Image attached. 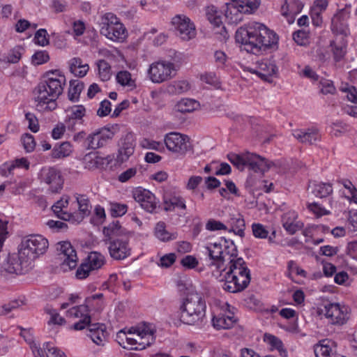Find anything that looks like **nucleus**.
<instances>
[{
	"instance_id": "nucleus-28",
	"label": "nucleus",
	"mask_w": 357,
	"mask_h": 357,
	"mask_svg": "<svg viewBox=\"0 0 357 357\" xmlns=\"http://www.w3.org/2000/svg\"><path fill=\"white\" fill-rule=\"evenodd\" d=\"M346 10L344 9L340 10L335 14L331 20V30L339 34L347 36L349 32L347 25L344 22L347 17Z\"/></svg>"
},
{
	"instance_id": "nucleus-26",
	"label": "nucleus",
	"mask_w": 357,
	"mask_h": 357,
	"mask_svg": "<svg viewBox=\"0 0 357 357\" xmlns=\"http://www.w3.org/2000/svg\"><path fill=\"white\" fill-rule=\"evenodd\" d=\"M293 136L301 143L313 144L320 139V134L317 129L308 128L305 130H295Z\"/></svg>"
},
{
	"instance_id": "nucleus-36",
	"label": "nucleus",
	"mask_w": 357,
	"mask_h": 357,
	"mask_svg": "<svg viewBox=\"0 0 357 357\" xmlns=\"http://www.w3.org/2000/svg\"><path fill=\"white\" fill-rule=\"evenodd\" d=\"M72 153V146L68 142H63L56 144L52 151V157L61 158L68 156Z\"/></svg>"
},
{
	"instance_id": "nucleus-58",
	"label": "nucleus",
	"mask_w": 357,
	"mask_h": 357,
	"mask_svg": "<svg viewBox=\"0 0 357 357\" xmlns=\"http://www.w3.org/2000/svg\"><path fill=\"white\" fill-rule=\"evenodd\" d=\"M47 32L45 29L38 30L35 34L34 40L36 43L41 46H45L49 44V39L47 37Z\"/></svg>"
},
{
	"instance_id": "nucleus-52",
	"label": "nucleus",
	"mask_w": 357,
	"mask_h": 357,
	"mask_svg": "<svg viewBox=\"0 0 357 357\" xmlns=\"http://www.w3.org/2000/svg\"><path fill=\"white\" fill-rule=\"evenodd\" d=\"M89 275V255L85 258V261L82 263L76 271V277L78 279H84Z\"/></svg>"
},
{
	"instance_id": "nucleus-6",
	"label": "nucleus",
	"mask_w": 357,
	"mask_h": 357,
	"mask_svg": "<svg viewBox=\"0 0 357 357\" xmlns=\"http://www.w3.org/2000/svg\"><path fill=\"white\" fill-rule=\"evenodd\" d=\"M260 5V0H231L225 3V15L231 24L243 20V14L255 12Z\"/></svg>"
},
{
	"instance_id": "nucleus-43",
	"label": "nucleus",
	"mask_w": 357,
	"mask_h": 357,
	"mask_svg": "<svg viewBox=\"0 0 357 357\" xmlns=\"http://www.w3.org/2000/svg\"><path fill=\"white\" fill-rule=\"evenodd\" d=\"M230 223L231 226V230L239 236L243 237L245 235V224L243 217L240 215L237 217H233L230 220Z\"/></svg>"
},
{
	"instance_id": "nucleus-22",
	"label": "nucleus",
	"mask_w": 357,
	"mask_h": 357,
	"mask_svg": "<svg viewBox=\"0 0 357 357\" xmlns=\"http://www.w3.org/2000/svg\"><path fill=\"white\" fill-rule=\"evenodd\" d=\"M91 340L98 347H103L107 342L109 333L103 324L91 322Z\"/></svg>"
},
{
	"instance_id": "nucleus-2",
	"label": "nucleus",
	"mask_w": 357,
	"mask_h": 357,
	"mask_svg": "<svg viewBox=\"0 0 357 357\" xmlns=\"http://www.w3.org/2000/svg\"><path fill=\"white\" fill-rule=\"evenodd\" d=\"M235 40L246 52L259 54L262 51L277 49L279 38L264 24L252 22L236 30Z\"/></svg>"
},
{
	"instance_id": "nucleus-1",
	"label": "nucleus",
	"mask_w": 357,
	"mask_h": 357,
	"mask_svg": "<svg viewBox=\"0 0 357 357\" xmlns=\"http://www.w3.org/2000/svg\"><path fill=\"white\" fill-rule=\"evenodd\" d=\"M48 241L41 235L31 234L22 238L18 252L9 255L4 269L9 273L24 274L31 268L32 261L48 248Z\"/></svg>"
},
{
	"instance_id": "nucleus-46",
	"label": "nucleus",
	"mask_w": 357,
	"mask_h": 357,
	"mask_svg": "<svg viewBox=\"0 0 357 357\" xmlns=\"http://www.w3.org/2000/svg\"><path fill=\"white\" fill-rule=\"evenodd\" d=\"M264 340L272 347V349H277L280 355L287 356V351L284 349L283 343L279 338L272 335L266 334Z\"/></svg>"
},
{
	"instance_id": "nucleus-4",
	"label": "nucleus",
	"mask_w": 357,
	"mask_h": 357,
	"mask_svg": "<svg viewBox=\"0 0 357 357\" xmlns=\"http://www.w3.org/2000/svg\"><path fill=\"white\" fill-rule=\"evenodd\" d=\"M220 272L219 275L213 272V275L223 282L222 289L230 293L243 291L251 280L250 271L242 257L231 259Z\"/></svg>"
},
{
	"instance_id": "nucleus-30",
	"label": "nucleus",
	"mask_w": 357,
	"mask_h": 357,
	"mask_svg": "<svg viewBox=\"0 0 357 357\" xmlns=\"http://www.w3.org/2000/svg\"><path fill=\"white\" fill-rule=\"evenodd\" d=\"M282 221L283 227L289 234H295L303 227V224L301 222L296 221L294 213H285L282 216Z\"/></svg>"
},
{
	"instance_id": "nucleus-57",
	"label": "nucleus",
	"mask_w": 357,
	"mask_h": 357,
	"mask_svg": "<svg viewBox=\"0 0 357 357\" xmlns=\"http://www.w3.org/2000/svg\"><path fill=\"white\" fill-rule=\"evenodd\" d=\"M206 229L208 231L227 230L225 225L219 220L209 219L206 224Z\"/></svg>"
},
{
	"instance_id": "nucleus-49",
	"label": "nucleus",
	"mask_w": 357,
	"mask_h": 357,
	"mask_svg": "<svg viewBox=\"0 0 357 357\" xmlns=\"http://www.w3.org/2000/svg\"><path fill=\"white\" fill-rule=\"evenodd\" d=\"M128 206L125 204L111 203L110 214L112 217H121L126 213Z\"/></svg>"
},
{
	"instance_id": "nucleus-44",
	"label": "nucleus",
	"mask_w": 357,
	"mask_h": 357,
	"mask_svg": "<svg viewBox=\"0 0 357 357\" xmlns=\"http://www.w3.org/2000/svg\"><path fill=\"white\" fill-rule=\"evenodd\" d=\"M189 89V83L185 80L175 81L167 86V91L172 94H181Z\"/></svg>"
},
{
	"instance_id": "nucleus-18",
	"label": "nucleus",
	"mask_w": 357,
	"mask_h": 357,
	"mask_svg": "<svg viewBox=\"0 0 357 357\" xmlns=\"http://www.w3.org/2000/svg\"><path fill=\"white\" fill-rule=\"evenodd\" d=\"M205 254L212 261L211 265L216 266L220 271L224 267L223 245L221 239L219 242L209 243L205 247Z\"/></svg>"
},
{
	"instance_id": "nucleus-29",
	"label": "nucleus",
	"mask_w": 357,
	"mask_h": 357,
	"mask_svg": "<svg viewBox=\"0 0 357 357\" xmlns=\"http://www.w3.org/2000/svg\"><path fill=\"white\" fill-rule=\"evenodd\" d=\"M308 190L315 197L319 198L326 197L333 192V186L330 183L310 182Z\"/></svg>"
},
{
	"instance_id": "nucleus-62",
	"label": "nucleus",
	"mask_w": 357,
	"mask_h": 357,
	"mask_svg": "<svg viewBox=\"0 0 357 357\" xmlns=\"http://www.w3.org/2000/svg\"><path fill=\"white\" fill-rule=\"evenodd\" d=\"M137 172L136 167H131L121 173L118 176V180L121 183H125L134 177Z\"/></svg>"
},
{
	"instance_id": "nucleus-59",
	"label": "nucleus",
	"mask_w": 357,
	"mask_h": 357,
	"mask_svg": "<svg viewBox=\"0 0 357 357\" xmlns=\"http://www.w3.org/2000/svg\"><path fill=\"white\" fill-rule=\"evenodd\" d=\"M331 46L333 47V53L334 59L336 61H340L346 53V47L344 45H336L334 43H331Z\"/></svg>"
},
{
	"instance_id": "nucleus-33",
	"label": "nucleus",
	"mask_w": 357,
	"mask_h": 357,
	"mask_svg": "<svg viewBox=\"0 0 357 357\" xmlns=\"http://www.w3.org/2000/svg\"><path fill=\"white\" fill-rule=\"evenodd\" d=\"M252 231L253 236L257 238L268 239L269 243H273L275 237V231H273L271 235L268 236L269 231L266 227L260 223H253L252 225Z\"/></svg>"
},
{
	"instance_id": "nucleus-42",
	"label": "nucleus",
	"mask_w": 357,
	"mask_h": 357,
	"mask_svg": "<svg viewBox=\"0 0 357 357\" xmlns=\"http://www.w3.org/2000/svg\"><path fill=\"white\" fill-rule=\"evenodd\" d=\"M84 89V84L78 80H71L68 89V96L70 100L73 102L77 101L80 93Z\"/></svg>"
},
{
	"instance_id": "nucleus-19",
	"label": "nucleus",
	"mask_w": 357,
	"mask_h": 357,
	"mask_svg": "<svg viewBox=\"0 0 357 357\" xmlns=\"http://www.w3.org/2000/svg\"><path fill=\"white\" fill-rule=\"evenodd\" d=\"M108 250L110 257L115 260H123L127 258L131 252L128 241L119 239L110 241Z\"/></svg>"
},
{
	"instance_id": "nucleus-63",
	"label": "nucleus",
	"mask_w": 357,
	"mask_h": 357,
	"mask_svg": "<svg viewBox=\"0 0 357 357\" xmlns=\"http://www.w3.org/2000/svg\"><path fill=\"white\" fill-rule=\"evenodd\" d=\"M26 119L29 121V128L33 132H36L39 130L38 121L36 116L30 112L25 115Z\"/></svg>"
},
{
	"instance_id": "nucleus-25",
	"label": "nucleus",
	"mask_w": 357,
	"mask_h": 357,
	"mask_svg": "<svg viewBox=\"0 0 357 357\" xmlns=\"http://www.w3.org/2000/svg\"><path fill=\"white\" fill-rule=\"evenodd\" d=\"M77 205L78 211L73 213V222L79 223L88 215L89 197L87 195H82L76 193L75 195Z\"/></svg>"
},
{
	"instance_id": "nucleus-37",
	"label": "nucleus",
	"mask_w": 357,
	"mask_h": 357,
	"mask_svg": "<svg viewBox=\"0 0 357 357\" xmlns=\"http://www.w3.org/2000/svg\"><path fill=\"white\" fill-rule=\"evenodd\" d=\"M199 104L197 101L190 98H183L176 105V109L181 113H189L195 110Z\"/></svg>"
},
{
	"instance_id": "nucleus-9",
	"label": "nucleus",
	"mask_w": 357,
	"mask_h": 357,
	"mask_svg": "<svg viewBox=\"0 0 357 357\" xmlns=\"http://www.w3.org/2000/svg\"><path fill=\"white\" fill-rule=\"evenodd\" d=\"M164 142L169 151L181 155H185L192 149L189 137L176 132L166 134Z\"/></svg>"
},
{
	"instance_id": "nucleus-24",
	"label": "nucleus",
	"mask_w": 357,
	"mask_h": 357,
	"mask_svg": "<svg viewBox=\"0 0 357 357\" xmlns=\"http://www.w3.org/2000/svg\"><path fill=\"white\" fill-rule=\"evenodd\" d=\"M114 136V133L107 128H102L91 135V149H96L106 145Z\"/></svg>"
},
{
	"instance_id": "nucleus-39",
	"label": "nucleus",
	"mask_w": 357,
	"mask_h": 357,
	"mask_svg": "<svg viewBox=\"0 0 357 357\" xmlns=\"http://www.w3.org/2000/svg\"><path fill=\"white\" fill-rule=\"evenodd\" d=\"M164 204V208L167 211H173L175 208L183 210L186 208L185 200L181 197L174 196L169 199H165Z\"/></svg>"
},
{
	"instance_id": "nucleus-60",
	"label": "nucleus",
	"mask_w": 357,
	"mask_h": 357,
	"mask_svg": "<svg viewBox=\"0 0 357 357\" xmlns=\"http://www.w3.org/2000/svg\"><path fill=\"white\" fill-rule=\"evenodd\" d=\"M29 160L26 158H17L13 161L12 164L8 167V171L9 172H11V171L15 167L29 169Z\"/></svg>"
},
{
	"instance_id": "nucleus-7",
	"label": "nucleus",
	"mask_w": 357,
	"mask_h": 357,
	"mask_svg": "<svg viewBox=\"0 0 357 357\" xmlns=\"http://www.w3.org/2000/svg\"><path fill=\"white\" fill-rule=\"evenodd\" d=\"M100 33L114 42H123L128 36V31L119 19L112 13H106L102 17Z\"/></svg>"
},
{
	"instance_id": "nucleus-8",
	"label": "nucleus",
	"mask_w": 357,
	"mask_h": 357,
	"mask_svg": "<svg viewBox=\"0 0 357 357\" xmlns=\"http://www.w3.org/2000/svg\"><path fill=\"white\" fill-rule=\"evenodd\" d=\"M176 71L175 63L165 60H160L149 66L147 73L153 83L160 84L174 77Z\"/></svg>"
},
{
	"instance_id": "nucleus-64",
	"label": "nucleus",
	"mask_w": 357,
	"mask_h": 357,
	"mask_svg": "<svg viewBox=\"0 0 357 357\" xmlns=\"http://www.w3.org/2000/svg\"><path fill=\"white\" fill-rule=\"evenodd\" d=\"M22 48L17 47L12 50L7 56V61L9 63H17L21 59Z\"/></svg>"
},
{
	"instance_id": "nucleus-23",
	"label": "nucleus",
	"mask_w": 357,
	"mask_h": 357,
	"mask_svg": "<svg viewBox=\"0 0 357 357\" xmlns=\"http://www.w3.org/2000/svg\"><path fill=\"white\" fill-rule=\"evenodd\" d=\"M273 165L272 162L254 153H248L247 158V167L255 172L264 173Z\"/></svg>"
},
{
	"instance_id": "nucleus-17",
	"label": "nucleus",
	"mask_w": 357,
	"mask_h": 357,
	"mask_svg": "<svg viewBox=\"0 0 357 357\" xmlns=\"http://www.w3.org/2000/svg\"><path fill=\"white\" fill-rule=\"evenodd\" d=\"M129 335H137V345L135 347H130L131 350H142L146 347L150 346L153 340V333L150 330L139 328H131L128 331ZM123 348L128 349V347L123 346Z\"/></svg>"
},
{
	"instance_id": "nucleus-40",
	"label": "nucleus",
	"mask_w": 357,
	"mask_h": 357,
	"mask_svg": "<svg viewBox=\"0 0 357 357\" xmlns=\"http://www.w3.org/2000/svg\"><path fill=\"white\" fill-rule=\"evenodd\" d=\"M155 235L161 241H169L175 239L174 234L166 230V225L164 222H158L155 227Z\"/></svg>"
},
{
	"instance_id": "nucleus-3",
	"label": "nucleus",
	"mask_w": 357,
	"mask_h": 357,
	"mask_svg": "<svg viewBox=\"0 0 357 357\" xmlns=\"http://www.w3.org/2000/svg\"><path fill=\"white\" fill-rule=\"evenodd\" d=\"M66 77L59 70L47 72L45 79L35 89L36 109L40 112H50L57 107L56 100L63 93Z\"/></svg>"
},
{
	"instance_id": "nucleus-48",
	"label": "nucleus",
	"mask_w": 357,
	"mask_h": 357,
	"mask_svg": "<svg viewBox=\"0 0 357 357\" xmlns=\"http://www.w3.org/2000/svg\"><path fill=\"white\" fill-rule=\"evenodd\" d=\"M98 75L101 80L107 81L110 79V66L103 59H100L97 62Z\"/></svg>"
},
{
	"instance_id": "nucleus-11",
	"label": "nucleus",
	"mask_w": 357,
	"mask_h": 357,
	"mask_svg": "<svg viewBox=\"0 0 357 357\" xmlns=\"http://www.w3.org/2000/svg\"><path fill=\"white\" fill-rule=\"evenodd\" d=\"M56 250L61 260L63 268L66 271V267L72 270L77 266V256L75 250L69 241H61L56 243Z\"/></svg>"
},
{
	"instance_id": "nucleus-32",
	"label": "nucleus",
	"mask_w": 357,
	"mask_h": 357,
	"mask_svg": "<svg viewBox=\"0 0 357 357\" xmlns=\"http://www.w3.org/2000/svg\"><path fill=\"white\" fill-rule=\"evenodd\" d=\"M127 233V230L120 225L119 220H114L103 228V234L109 241H112V237L126 236Z\"/></svg>"
},
{
	"instance_id": "nucleus-15",
	"label": "nucleus",
	"mask_w": 357,
	"mask_h": 357,
	"mask_svg": "<svg viewBox=\"0 0 357 357\" xmlns=\"http://www.w3.org/2000/svg\"><path fill=\"white\" fill-rule=\"evenodd\" d=\"M133 197L146 211L153 213L157 208L158 202L155 195L149 190L137 188L133 191Z\"/></svg>"
},
{
	"instance_id": "nucleus-61",
	"label": "nucleus",
	"mask_w": 357,
	"mask_h": 357,
	"mask_svg": "<svg viewBox=\"0 0 357 357\" xmlns=\"http://www.w3.org/2000/svg\"><path fill=\"white\" fill-rule=\"evenodd\" d=\"M70 110L71 114L70 118L72 119H82L86 113V109L82 105H74L71 107Z\"/></svg>"
},
{
	"instance_id": "nucleus-53",
	"label": "nucleus",
	"mask_w": 357,
	"mask_h": 357,
	"mask_svg": "<svg viewBox=\"0 0 357 357\" xmlns=\"http://www.w3.org/2000/svg\"><path fill=\"white\" fill-rule=\"evenodd\" d=\"M293 39L299 45H305L308 43L309 33L304 30H298L294 33Z\"/></svg>"
},
{
	"instance_id": "nucleus-50",
	"label": "nucleus",
	"mask_w": 357,
	"mask_h": 357,
	"mask_svg": "<svg viewBox=\"0 0 357 357\" xmlns=\"http://www.w3.org/2000/svg\"><path fill=\"white\" fill-rule=\"evenodd\" d=\"M21 140L26 152H32L34 150L36 147V142L32 135L25 133L22 136Z\"/></svg>"
},
{
	"instance_id": "nucleus-20",
	"label": "nucleus",
	"mask_w": 357,
	"mask_h": 357,
	"mask_svg": "<svg viewBox=\"0 0 357 357\" xmlns=\"http://www.w3.org/2000/svg\"><path fill=\"white\" fill-rule=\"evenodd\" d=\"M278 71V68L273 60L264 59L258 63L257 69L253 71V73L262 79L270 82V78L276 75Z\"/></svg>"
},
{
	"instance_id": "nucleus-47",
	"label": "nucleus",
	"mask_w": 357,
	"mask_h": 357,
	"mask_svg": "<svg viewBox=\"0 0 357 357\" xmlns=\"http://www.w3.org/2000/svg\"><path fill=\"white\" fill-rule=\"evenodd\" d=\"M105 263L103 255L98 252H91V271L101 268Z\"/></svg>"
},
{
	"instance_id": "nucleus-41",
	"label": "nucleus",
	"mask_w": 357,
	"mask_h": 357,
	"mask_svg": "<svg viewBox=\"0 0 357 357\" xmlns=\"http://www.w3.org/2000/svg\"><path fill=\"white\" fill-rule=\"evenodd\" d=\"M248 153H245L241 155L231 153L227 155V158L233 165L241 171H243L247 167V158Z\"/></svg>"
},
{
	"instance_id": "nucleus-14",
	"label": "nucleus",
	"mask_w": 357,
	"mask_h": 357,
	"mask_svg": "<svg viewBox=\"0 0 357 357\" xmlns=\"http://www.w3.org/2000/svg\"><path fill=\"white\" fill-rule=\"evenodd\" d=\"M135 142L132 133H127L119 142L116 163L121 164L128 160L134 153Z\"/></svg>"
},
{
	"instance_id": "nucleus-54",
	"label": "nucleus",
	"mask_w": 357,
	"mask_h": 357,
	"mask_svg": "<svg viewBox=\"0 0 357 357\" xmlns=\"http://www.w3.org/2000/svg\"><path fill=\"white\" fill-rule=\"evenodd\" d=\"M320 91L323 94H333L335 91V87L332 81L321 79L319 81Z\"/></svg>"
},
{
	"instance_id": "nucleus-21",
	"label": "nucleus",
	"mask_w": 357,
	"mask_h": 357,
	"mask_svg": "<svg viewBox=\"0 0 357 357\" xmlns=\"http://www.w3.org/2000/svg\"><path fill=\"white\" fill-rule=\"evenodd\" d=\"M337 344L329 339L320 340L314 346V352L316 357H336Z\"/></svg>"
},
{
	"instance_id": "nucleus-12",
	"label": "nucleus",
	"mask_w": 357,
	"mask_h": 357,
	"mask_svg": "<svg viewBox=\"0 0 357 357\" xmlns=\"http://www.w3.org/2000/svg\"><path fill=\"white\" fill-rule=\"evenodd\" d=\"M321 312L332 324L342 325L349 319L347 308L339 303H328Z\"/></svg>"
},
{
	"instance_id": "nucleus-51",
	"label": "nucleus",
	"mask_w": 357,
	"mask_h": 357,
	"mask_svg": "<svg viewBox=\"0 0 357 357\" xmlns=\"http://www.w3.org/2000/svg\"><path fill=\"white\" fill-rule=\"evenodd\" d=\"M206 17L208 20L215 26L219 27L222 24L221 17L218 14V12L213 7L208 8Z\"/></svg>"
},
{
	"instance_id": "nucleus-35",
	"label": "nucleus",
	"mask_w": 357,
	"mask_h": 357,
	"mask_svg": "<svg viewBox=\"0 0 357 357\" xmlns=\"http://www.w3.org/2000/svg\"><path fill=\"white\" fill-rule=\"evenodd\" d=\"M69 66L70 72L79 77L86 75L89 69L88 64H82V61L79 58L72 59L70 61Z\"/></svg>"
},
{
	"instance_id": "nucleus-55",
	"label": "nucleus",
	"mask_w": 357,
	"mask_h": 357,
	"mask_svg": "<svg viewBox=\"0 0 357 357\" xmlns=\"http://www.w3.org/2000/svg\"><path fill=\"white\" fill-rule=\"evenodd\" d=\"M340 90L347 93V98L349 101L357 103V89L354 86L346 84L341 86Z\"/></svg>"
},
{
	"instance_id": "nucleus-5",
	"label": "nucleus",
	"mask_w": 357,
	"mask_h": 357,
	"mask_svg": "<svg viewBox=\"0 0 357 357\" xmlns=\"http://www.w3.org/2000/svg\"><path fill=\"white\" fill-rule=\"evenodd\" d=\"M206 307L205 300L201 294H188L179 308L181 321L188 325H201L205 318Z\"/></svg>"
},
{
	"instance_id": "nucleus-34",
	"label": "nucleus",
	"mask_w": 357,
	"mask_h": 357,
	"mask_svg": "<svg viewBox=\"0 0 357 357\" xmlns=\"http://www.w3.org/2000/svg\"><path fill=\"white\" fill-rule=\"evenodd\" d=\"M221 241L223 245L224 261L229 260L230 261L232 259H236L237 249L233 241L222 237Z\"/></svg>"
},
{
	"instance_id": "nucleus-27",
	"label": "nucleus",
	"mask_w": 357,
	"mask_h": 357,
	"mask_svg": "<svg viewBox=\"0 0 357 357\" xmlns=\"http://www.w3.org/2000/svg\"><path fill=\"white\" fill-rule=\"evenodd\" d=\"M236 321L237 319L231 312L228 314L220 313L212 319L213 326L217 330L231 328Z\"/></svg>"
},
{
	"instance_id": "nucleus-13",
	"label": "nucleus",
	"mask_w": 357,
	"mask_h": 357,
	"mask_svg": "<svg viewBox=\"0 0 357 357\" xmlns=\"http://www.w3.org/2000/svg\"><path fill=\"white\" fill-rule=\"evenodd\" d=\"M41 179L49 185V190L58 193L63 185V178L61 172L55 167L43 168L40 173Z\"/></svg>"
},
{
	"instance_id": "nucleus-16",
	"label": "nucleus",
	"mask_w": 357,
	"mask_h": 357,
	"mask_svg": "<svg viewBox=\"0 0 357 357\" xmlns=\"http://www.w3.org/2000/svg\"><path fill=\"white\" fill-rule=\"evenodd\" d=\"M68 316L72 318H80V321L75 323L71 328L81 331L89 326V309L86 304L73 307L68 311Z\"/></svg>"
},
{
	"instance_id": "nucleus-56",
	"label": "nucleus",
	"mask_w": 357,
	"mask_h": 357,
	"mask_svg": "<svg viewBox=\"0 0 357 357\" xmlns=\"http://www.w3.org/2000/svg\"><path fill=\"white\" fill-rule=\"evenodd\" d=\"M50 59L48 53L46 51L36 52L31 58L32 63L34 65H41L47 62Z\"/></svg>"
},
{
	"instance_id": "nucleus-45",
	"label": "nucleus",
	"mask_w": 357,
	"mask_h": 357,
	"mask_svg": "<svg viewBox=\"0 0 357 357\" xmlns=\"http://www.w3.org/2000/svg\"><path fill=\"white\" fill-rule=\"evenodd\" d=\"M92 153L91 152V155ZM114 157L112 155H107L106 157H102L93 153V157L91 156V163H93V165L96 168L106 169L107 168L113 161Z\"/></svg>"
},
{
	"instance_id": "nucleus-38",
	"label": "nucleus",
	"mask_w": 357,
	"mask_h": 357,
	"mask_svg": "<svg viewBox=\"0 0 357 357\" xmlns=\"http://www.w3.org/2000/svg\"><path fill=\"white\" fill-rule=\"evenodd\" d=\"M116 82L122 86L135 88V79L132 77L131 73L128 70H120L116 75Z\"/></svg>"
},
{
	"instance_id": "nucleus-31",
	"label": "nucleus",
	"mask_w": 357,
	"mask_h": 357,
	"mask_svg": "<svg viewBox=\"0 0 357 357\" xmlns=\"http://www.w3.org/2000/svg\"><path fill=\"white\" fill-rule=\"evenodd\" d=\"M69 197L63 196L60 200L57 201L52 207V209L56 216L63 220H70L73 222V213H68L64 211L68 204Z\"/></svg>"
},
{
	"instance_id": "nucleus-10",
	"label": "nucleus",
	"mask_w": 357,
	"mask_h": 357,
	"mask_svg": "<svg viewBox=\"0 0 357 357\" xmlns=\"http://www.w3.org/2000/svg\"><path fill=\"white\" fill-rule=\"evenodd\" d=\"M176 34L183 40L188 41L196 36V29L190 19L183 15H177L172 18Z\"/></svg>"
}]
</instances>
